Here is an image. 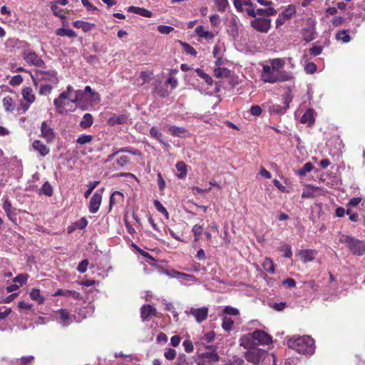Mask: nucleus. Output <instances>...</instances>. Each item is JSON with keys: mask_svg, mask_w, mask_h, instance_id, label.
<instances>
[{"mask_svg": "<svg viewBox=\"0 0 365 365\" xmlns=\"http://www.w3.org/2000/svg\"><path fill=\"white\" fill-rule=\"evenodd\" d=\"M165 273L167 275H168L169 277H173V278H176V279H182V278H185V279H186L189 281H192V282H194L196 280L194 275L188 274H186L184 272H180L174 270V269H172L170 271H167Z\"/></svg>", "mask_w": 365, "mask_h": 365, "instance_id": "obj_16", "label": "nucleus"}, {"mask_svg": "<svg viewBox=\"0 0 365 365\" xmlns=\"http://www.w3.org/2000/svg\"><path fill=\"white\" fill-rule=\"evenodd\" d=\"M304 69L307 73L312 74L316 71L317 66L314 63H309L306 64Z\"/></svg>", "mask_w": 365, "mask_h": 365, "instance_id": "obj_64", "label": "nucleus"}, {"mask_svg": "<svg viewBox=\"0 0 365 365\" xmlns=\"http://www.w3.org/2000/svg\"><path fill=\"white\" fill-rule=\"evenodd\" d=\"M251 339L255 344L268 345L272 342V337L262 330H256L251 334Z\"/></svg>", "mask_w": 365, "mask_h": 365, "instance_id": "obj_7", "label": "nucleus"}, {"mask_svg": "<svg viewBox=\"0 0 365 365\" xmlns=\"http://www.w3.org/2000/svg\"><path fill=\"white\" fill-rule=\"evenodd\" d=\"M202 356L213 361H217L218 360V356L215 352H207L203 354Z\"/></svg>", "mask_w": 365, "mask_h": 365, "instance_id": "obj_63", "label": "nucleus"}, {"mask_svg": "<svg viewBox=\"0 0 365 365\" xmlns=\"http://www.w3.org/2000/svg\"><path fill=\"white\" fill-rule=\"evenodd\" d=\"M314 110L311 108L307 110L300 119L302 123H307L309 125L314 124Z\"/></svg>", "mask_w": 365, "mask_h": 365, "instance_id": "obj_22", "label": "nucleus"}, {"mask_svg": "<svg viewBox=\"0 0 365 365\" xmlns=\"http://www.w3.org/2000/svg\"><path fill=\"white\" fill-rule=\"evenodd\" d=\"M302 35H303V39L306 42H309V41L314 40L315 38L314 28L312 26H309V27L303 29Z\"/></svg>", "mask_w": 365, "mask_h": 365, "instance_id": "obj_27", "label": "nucleus"}, {"mask_svg": "<svg viewBox=\"0 0 365 365\" xmlns=\"http://www.w3.org/2000/svg\"><path fill=\"white\" fill-rule=\"evenodd\" d=\"M223 313L229 315L237 316L240 312L237 309L232 307L230 306H227L225 307Z\"/></svg>", "mask_w": 365, "mask_h": 365, "instance_id": "obj_56", "label": "nucleus"}, {"mask_svg": "<svg viewBox=\"0 0 365 365\" xmlns=\"http://www.w3.org/2000/svg\"><path fill=\"white\" fill-rule=\"evenodd\" d=\"M339 240L345 244L354 255H362L365 252L364 243L351 236L341 235Z\"/></svg>", "mask_w": 365, "mask_h": 365, "instance_id": "obj_4", "label": "nucleus"}, {"mask_svg": "<svg viewBox=\"0 0 365 365\" xmlns=\"http://www.w3.org/2000/svg\"><path fill=\"white\" fill-rule=\"evenodd\" d=\"M168 132L173 136L179 138H184L187 133V130L183 127H178L175 125H168Z\"/></svg>", "mask_w": 365, "mask_h": 365, "instance_id": "obj_23", "label": "nucleus"}, {"mask_svg": "<svg viewBox=\"0 0 365 365\" xmlns=\"http://www.w3.org/2000/svg\"><path fill=\"white\" fill-rule=\"evenodd\" d=\"M31 76L35 86L42 81H48L56 85L58 83L57 73L55 71L36 70Z\"/></svg>", "mask_w": 365, "mask_h": 365, "instance_id": "obj_5", "label": "nucleus"}, {"mask_svg": "<svg viewBox=\"0 0 365 365\" xmlns=\"http://www.w3.org/2000/svg\"><path fill=\"white\" fill-rule=\"evenodd\" d=\"M182 344L185 348V351L187 353H191L193 351V344L190 340H185Z\"/></svg>", "mask_w": 365, "mask_h": 365, "instance_id": "obj_62", "label": "nucleus"}, {"mask_svg": "<svg viewBox=\"0 0 365 365\" xmlns=\"http://www.w3.org/2000/svg\"><path fill=\"white\" fill-rule=\"evenodd\" d=\"M238 25L235 19H232L227 26V31L230 36L236 38L238 36Z\"/></svg>", "mask_w": 365, "mask_h": 365, "instance_id": "obj_25", "label": "nucleus"}, {"mask_svg": "<svg viewBox=\"0 0 365 365\" xmlns=\"http://www.w3.org/2000/svg\"><path fill=\"white\" fill-rule=\"evenodd\" d=\"M98 181H93L89 182L88 189L86 191L84 194L86 198L88 197V196L91 194L93 190L98 186Z\"/></svg>", "mask_w": 365, "mask_h": 365, "instance_id": "obj_55", "label": "nucleus"}, {"mask_svg": "<svg viewBox=\"0 0 365 365\" xmlns=\"http://www.w3.org/2000/svg\"><path fill=\"white\" fill-rule=\"evenodd\" d=\"M255 12H256V16L259 15V16H273L277 14V11L270 6H269L268 8L264 9H257L255 10Z\"/></svg>", "mask_w": 365, "mask_h": 365, "instance_id": "obj_36", "label": "nucleus"}, {"mask_svg": "<svg viewBox=\"0 0 365 365\" xmlns=\"http://www.w3.org/2000/svg\"><path fill=\"white\" fill-rule=\"evenodd\" d=\"M41 136L48 143H51L55 138V133L53 128H51L46 121H43L41 123Z\"/></svg>", "mask_w": 365, "mask_h": 365, "instance_id": "obj_13", "label": "nucleus"}, {"mask_svg": "<svg viewBox=\"0 0 365 365\" xmlns=\"http://www.w3.org/2000/svg\"><path fill=\"white\" fill-rule=\"evenodd\" d=\"M29 278V275L27 274H18L16 277L14 278L13 281L15 283H19V287L25 284Z\"/></svg>", "mask_w": 365, "mask_h": 365, "instance_id": "obj_46", "label": "nucleus"}, {"mask_svg": "<svg viewBox=\"0 0 365 365\" xmlns=\"http://www.w3.org/2000/svg\"><path fill=\"white\" fill-rule=\"evenodd\" d=\"M336 39L343 43H349L351 41L349 31L347 29L341 30L336 34Z\"/></svg>", "mask_w": 365, "mask_h": 365, "instance_id": "obj_29", "label": "nucleus"}, {"mask_svg": "<svg viewBox=\"0 0 365 365\" xmlns=\"http://www.w3.org/2000/svg\"><path fill=\"white\" fill-rule=\"evenodd\" d=\"M175 166L177 170L180 172V173L177 175L178 178L184 179L187 175V165L182 161H179L176 163Z\"/></svg>", "mask_w": 365, "mask_h": 365, "instance_id": "obj_34", "label": "nucleus"}, {"mask_svg": "<svg viewBox=\"0 0 365 365\" xmlns=\"http://www.w3.org/2000/svg\"><path fill=\"white\" fill-rule=\"evenodd\" d=\"M56 34L58 36H69L71 38L76 36V32L73 30H72L71 29H64V28H60V29H57Z\"/></svg>", "mask_w": 365, "mask_h": 365, "instance_id": "obj_38", "label": "nucleus"}, {"mask_svg": "<svg viewBox=\"0 0 365 365\" xmlns=\"http://www.w3.org/2000/svg\"><path fill=\"white\" fill-rule=\"evenodd\" d=\"M72 99L71 98V95L65 91H63L59 96L54 99L53 104L56 108V110L58 113H63L66 112V103L64 101L65 100H70Z\"/></svg>", "mask_w": 365, "mask_h": 365, "instance_id": "obj_9", "label": "nucleus"}, {"mask_svg": "<svg viewBox=\"0 0 365 365\" xmlns=\"http://www.w3.org/2000/svg\"><path fill=\"white\" fill-rule=\"evenodd\" d=\"M58 314L59 315V319L61 320V323H62L63 326H67L71 323V317L66 310L60 309L58 312Z\"/></svg>", "mask_w": 365, "mask_h": 365, "instance_id": "obj_33", "label": "nucleus"}, {"mask_svg": "<svg viewBox=\"0 0 365 365\" xmlns=\"http://www.w3.org/2000/svg\"><path fill=\"white\" fill-rule=\"evenodd\" d=\"M126 120H127V118L124 115H115L109 118L108 122L110 125H113L115 124L125 123Z\"/></svg>", "mask_w": 365, "mask_h": 365, "instance_id": "obj_40", "label": "nucleus"}, {"mask_svg": "<svg viewBox=\"0 0 365 365\" xmlns=\"http://www.w3.org/2000/svg\"><path fill=\"white\" fill-rule=\"evenodd\" d=\"M3 209L6 213L8 218L13 222L16 223V209L13 207L11 202L6 199L3 204Z\"/></svg>", "mask_w": 365, "mask_h": 365, "instance_id": "obj_14", "label": "nucleus"}, {"mask_svg": "<svg viewBox=\"0 0 365 365\" xmlns=\"http://www.w3.org/2000/svg\"><path fill=\"white\" fill-rule=\"evenodd\" d=\"M140 314L143 319L146 320L150 317L156 315V309L150 304L144 305L141 307Z\"/></svg>", "mask_w": 365, "mask_h": 365, "instance_id": "obj_21", "label": "nucleus"}, {"mask_svg": "<svg viewBox=\"0 0 365 365\" xmlns=\"http://www.w3.org/2000/svg\"><path fill=\"white\" fill-rule=\"evenodd\" d=\"M3 106L6 111L11 112L14 110L13 101L11 97L6 96L3 98Z\"/></svg>", "mask_w": 365, "mask_h": 365, "instance_id": "obj_44", "label": "nucleus"}, {"mask_svg": "<svg viewBox=\"0 0 365 365\" xmlns=\"http://www.w3.org/2000/svg\"><path fill=\"white\" fill-rule=\"evenodd\" d=\"M295 13V6L290 4L281 14L287 19H289Z\"/></svg>", "mask_w": 365, "mask_h": 365, "instance_id": "obj_43", "label": "nucleus"}, {"mask_svg": "<svg viewBox=\"0 0 365 365\" xmlns=\"http://www.w3.org/2000/svg\"><path fill=\"white\" fill-rule=\"evenodd\" d=\"M245 359L253 365H259L261 361L272 360L273 365H276L275 356L273 354H269L266 351L261 349H250L245 353Z\"/></svg>", "mask_w": 365, "mask_h": 365, "instance_id": "obj_3", "label": "nucleus"}, {"mask_svg": "<svg viewBox=\"0 0 365 365\" xmlns=\"http://www.w3.org/2000/svg\"><path fill=\"white\" fill-rule=\"evenodd\" d=\"M102 201V195L98 192H95L91 197L89 203V212L91 213H96L99 210Z\"/></svg>", "mask_w": 365, "mask_h": 365, "instance_id": "obj_15", "label": "nucleus"}, {"mask_svg": "<svg viewBox=\"0 0 365 365\" xmlns=\"http://www.w3.org/2000/svg\"><path fill=\"white\" fill-rule=\"evenodd\" d=\"M193 234L195 235V241L197 242L199 240V237L202 234V227L200 225H195L192 230Z\"/></svg>", "mask_w": 365, "mask_h": 365, "instance_id": "obj_58", "label": "nucleus"}, {"mask_svg": "<svg viewBox=\"0 0 365 365\" xmlns=\"http://www.w3.org/2000/svg\"><path fill=\"white\" fill-rule=\"evenodd\" d=\"M263 269L270 274H274L275 272L274 264L272 259L266 257L262 264Z\"/></svg>", "mask_w": 365, "mask_h": 365, "instance_id": "obj_32", "label": "nucleus"}, {"mask_svg": "<svg viewBox=\"0 0 365 365\" xmlns=\"http://www.w3.org/2000/svg\"><path fill=\"white\" fill-rule=\"evenodd\" d=\"M41 192L46 196H51L53 194V188L48 182H46L41 187Z\"/></svg>", "mask_w": 365, "mask_h": 365, "instance_id": "obj_51", "label": "nucleus"}, {"mask_svg": "<svg viewBox=\"0 0 365 365\" xmlns=\"http://www.w3.org/2000/svg\"><path fill=\"white\" fill-rule=\"evenodd\" d=\"M181 45L182 46L183 50L187 53L190 54V55L194 56H195L197 55V51L190 44H188L187 43H185V42H181Z\"/></svg>", "mask_w": 365, "mask_h": 365, "instance_id": "obj_52", "label": "nucleus"}, {"mask_svg": "<svg viewBox=\"0 0 365 365\" xmlns=\"http://www.w3.org/2000/svg\"><path fill=\"white\" fill-rule=\"evenodd\" d=\"M53 296H64L66 297H72L76 300H79L81 299V295L79 292L68 290V289H58L54 294Z\"/></svg>", "mask_w": 365, "mask_h": 365, "instance_id": "obj_20", "label": "nucleus"}, {"mask_svg": "<svg viewBox=\"0 0 365 365\" xmlns=\"http://www.w3.org/2000/svg\"><path fill=\"white\" fill-rule=\"evenodd\" d=\"M150 135L151 137L158 140L160 143L165 145L166 147H170L168 143H165L163 141V135L156 127H152L150 130Z\"/></svg>", "mask_w": 365, "mask_h": 365, "instance_id": "obj_28", "label": "nucleus"}, {"mask_svg": "<svg viewBox=\"0 0 365 365\" xmlns=\"http://www.w3.org/2000/svg\"><path fill=\"white\" fill-rule=\"evenodd\" d=\"M88 92H91V88L89 86H86L85 89L76 90L74 91V97L71 99V102L76 104L82 110H86V108L82 104L85 98H87Z\"/></svg>", "mask_w": 365, "mask_h": 365, "instance_id": "obj_10", "label": "nucleus"}, {"mask_svg": "<svg viewBox=\"0 0 365 365\" xmlns=\"http://www.w3.org/2000/svg\"><path fill=\"white\" fill-rule=\"evenodd\" d=\"M213 72L217 78H225L230 75V71L225 68L217 67L214 69Z\"/></svg>", "mask_w": 365, "mask_h": 365, "instance_id": "obj_39", "label": "nucleus"}, {"mask_svg": "<svg viewBox=\"0 0 365 365\" xmlns=\"http://www.w3.org/2000/svg\"><path fill=\"white\" fill-rule=\"evenodd\" d=\"M314 168L312 164L309 162L306 163L303 167L298 170L297 173L300 176H305L307 173H309Z\"/></svg>", "mask_w": 365, "mask_h": 365, "instance_id": "obj_41", "label": "nucleus"}, {"mask_svg": "<svg viewBox=\"0 0 365 365\" xmlns=\"http://www.w3.org/2000/svg\"><path fill=\"white\" fill-rule=\"evenodd\" d=\"M195 32L199 36L204 38L207 40H211L215 36L213 33L208 31H205L202 26H197L195 29Z\"/></svg>", "mask_w": 365, "mask_h": 365, "instance_id": "obj_31", "label": "nucleus"}, {"mask_svg": "<svg viewBox=\"0 0 365 365\" xmlns=\"http://www.w3.org/2000/svg\"><path fill=\"white\" fill-rule=\"evenodd\" d=\"M173 30V27L169 26L160 25L158 26V31L163 34H169Z\"/></svg>", "mask_w": 365, "mask_h": 365, "instance_id": "obj_57", "label": "nucleus"}, {"mask_svg": "<svg viewBox=\"0 0 365 365\" xmlns=\"http://www.w3.org/2000/svg\"><path fill=\"white\" fill-rule=\"evenodd\" d=\"M322 50H323L322 46L314 45L309 49V53L311 55H312L314 56H317L322 53Z\"/></svg>", "mask_w": 365, "mask_h": 365, "instance_id": "obj_60", "label": "nucleus"}, {"mask_svg": "<svg viewBox=\"0 0 365 365\" xmlns=\"http://www.w3.org/2000/svg\"><path fill=\"white\" fill-rule=\"evenodd\" d=\"M195 72L197 73V74L200 77H201L202 78H203V79L205 80V81L208 85H212V78H211L209 75H207V74L203 72V71H202V70H201L200 68H197V69L195 70Z\"/></svg>", "mask_w": 365, "mask_h": 365, "instance_id": "obj_49", "label": "nucleus"}, {"mask_svg": "<svg viewBox=\"0 0 365 365\" xmlns=\"http://www.w3.org/2000/svg\"><path fill=\"white\" fill-rule=\"evenodd\" d=\"M234 324L233 320L228 317H223L222 327L225 331H230Z\"/></svg>", "mask_w": 365, "mask_h": 365, "instance_id": "obj_42", "label": "nucleus"}, {"mask_svg": "<svg viewBox=\"0 0 365 365\" xmlns=\"http://www.w3.org/2000/svg\"><path fill=\"white\" fill-rule=\"evenodd\" d=\"M93 138V137L91 135H82L77 138L76 143L80 145H85L91 143Z\"/></svg>", "mask_w": 365, "mask_h": 365, "instance_id": "obj_45", "label": "nucleus"}, {"mask_svg": "<svg viewBox=\"0 0 365 365\" xmlns=\"http://www.w3.org/2000/svg\"><path fill=\"white\" fill-rule=\"evenodd\" d=\"M153 203H154L155 207L156 208V210L158 212L163 214L166 217V218L169 217V214H168L167 210L163 207V205L161 204V202L159 200H155Z\"/></svg>", "mask_w": 365, "mask_h": 365, "instance_id": "obj_48", "label": "nucleus"}, {"mask_svg": "<svg viewBox=\"0 0 365 365\" xmlns=\"http://www.w3.org/2000/svg\"><path fill=\"white\" fill-rule=\"evenodd\" d=\"M214 1L217 8V10L220 12L225 11L229 5L227 0H214Z\"/></svg>", "mask_w": 365, "mask_h": 365, "instance_id": "obj_47", "label": "nucleus"}, {"mask_svg": "<svg viewBox=\"0 0 365 365\" xmlns=\"http://www.w3.org/2000/svg\"><path fill=\"white\" fill-rule=\"evenodd\" d=\"M32 148L38 152L42 157L46 156L50 152V149L39 140H35L33 142Z\"/></svg>", "mask_w": 365, "mask_h": 365, "instance_id": "obj_18", "label": "nucleus"}, {"mask_svg": "<svg viewBox=\"0 0 365 365\" xmlns=\"http://www.w3.org/2000/svg\"><path fill=\"white\" fill-rule=\"evenodd\" d=\"M250 24L256 31L266 34L271 28V20L265 17H257L252 20Z\"/></svg>", "mask_w": 365, "mask_h": 365, "instance_id": "obj_6", "label": "nucleus"}, {"mask_svg": "<svg viewBox=\"0 0 365 365\" xmlns=\"http://www.w3.org/2000/svg\"><path fill=\"white\" fill-rule=\"evenodd\" d=\"M188 314L194 317L198 323H201L207 319L208 309L207 307L191 308Z\"/></svg>", "mask_w": 365, "mask_h": 365, "instance_id": "obj_12", "label": "nucleus"}, {"mask_svg": "<svg viewBox=\"0 0 365 365\" xmlns=\"http://www.w3.org/2000/svg\"><path fill=\"white\" fill-rule=\"evenodd\" d=\"M53 86L49 84H43L40 86L38 93L40 95H49L51 93Z\"/></svg>", "mask_w": 365, "mask_h": 365, "instance_id": "obj_50", "label": "nucleus"}, {"mask_svg": "<svg viewBox=\"0 0 365 365\" xmlns=\"http://www.w3.org/2000/svg\"><path fill=\"white\" fill-rule=\"evenodd\" d=\"M130 158L128 155H120L113 163V167L115 170H118L124 168L130 163Z\"/></svg>", "mask_w": 365, "mask_h": 365, "instance_id": "obj_17", "label": "nucleus"}, {"mask_svg": "<svg viewBox=\"0 0 365 365\" xmlns=\"http://www.w3.org/2000/svg\"><path fill=\"white\" fill-rule=\"evenodd\" d=\"M88 265V260L83 259L78 265L77 270L81 273L86 272Z\"/></svg>", "mask_w": 365, "mask_h": 365, "instance_id": "obj_59", "label": "nucleus"}, {"mask_svg": "<svg viewBox=\"0 0 365 365\" xmlns=\"http://www.w3.org/2000/svg\"><path fill=\"white\" fill-rule=\"evenodd\" d=\"M21 95L24 100L27 103L26 105H22L24 111H26L29 106L35 101L36 96L31 87H25L21 91Z\"/></svg>", "mask_w": 365, "mask_h": 365, "instance_id": "obj_11", "label": "nucleus"}, {"mask_svg": "<svg viewBox=\"0 0 365 365\" xmlns=\"http://www.w3.org/2000/svg\"><path fill=\"white\" fill-rule=\"evenodd\" d=\"M34 361L33 356H23L19 359V365H32Z\"/></svg>", "mask_w": 365, "mask_h": 365, "instance_id": "obj_54", "label": "nucleus"}, {"mask_svg": "<svg viewBox=\"0 0 365 365\" xmlns=\"http://www.w3.org/2000/svg\"><path fill=\"white\" fill-rule=\"evenodd\" d=\"M73 26L82 29L84 32H88L95 27V24L78 20L73 22Z\"/></svg>", "mask_w": 365, "mask_h": 365, "instance_id": "obj_26", "label": "nucleus"}, {"mask_svg": "<svg viewBox=\"0 0 365 365\" xmlns=\"http://www.w3.org/2000/svg\"><path fill=\"white\" fill-rule=\"evenodd\" d=\"M24 59L30 65L37 67H43L44 61L34 51L31 50L24 51L22 53Z\"/></svg>", "mask_w": 365, "mask_h": 365, "instance_id": "obj_8", "label": "nucleus"}, {"mask_svg": "<svg viewBox=\"0 0 365 365\" xmlns=\"http://www.w3.org/2000/svg\"><path fill=\"white\" fill-rule=\"evenodd\" d=\"M285 61L283 58L270 60L269 64L263 66L261 79L264 83H275L290 81L292 78L291 73L283 70Z\"/></svg>", "mask_w": 365, "mask_h": 365, "instance_id": "obj_1", "label": "nucleus"}, {"mask_svg": "<svg viewBox=\"0 0 365 365\" xmlns=\"http://www.w3.org/2000/svg\"><path fill=\"white\" fill-rule=\"evenodd\" d=\"M128 11L132 12L136 14H138L140 16H144V17H151L153 16V13L144 8L130 6L128 8Z\"/></svg>", "mask_w": 365, "mask_h": 365, "instance_id": "obj_24", "label": "nucleus"}, {"mask_svg": "<svg viewBox=\"0 0 365 365\" xmlns=\"http://www.w3.org/2000/svg\"><path fill=\"white\" fill-rule=\"evenodd\" d=\"M123 195L119 191H115L110 197V208H111L114 205L118 203L120 201H123Z\"/></svg>", "mask_w": 365, "mask_h": 365, "instance_id": "obj_35", "label": "nucleus"}, {"mask_svg": "<svg viewBox=\"0 0 365 365\" xmlns=\"http://www.w3.org/2000/svg\"><path fill=\"white\" fill-rule=\"evenodd\" d=\"M288 346L300 354H312L314 351L313 339L308 336L292 337L287 341Z\"/></svg>", "mask_w": 365, "mask_h": 365, "instance_id": "obj_2", "label": "nucleus"}, {"mask_svg": "<svg viewBox=\"0 0 365 365\" xmlns=\"http://www.w3.org/2000/svg\"><path fill=\"white\" fill-rule=\"evenodd\" d=\"M87 97L92 103H97L100 101V96L98 93L94 92L91 89V92H88Z\"/></svg>", "mask_w": 365, "mask_h": 365, "instance_id": "obj_53", "label": "nucleus"}, {"mask_svg": "<svg viewBox=\"0 0 365 365\" xmlns=\"http://www.w3.org/2000/svg\"><path fill=\"white\" fill-rule=\"evenodd\" d=\"M93 123V115L90 113H86L80 122V126L83 129L89 128Z\"/></svg>", "mask_w": 365, "mask_h": 365, "instance_id": "obj_30", "label": "nucleus"}, {"mask_svg": "<svg viewBox=\"0 0 365 365\" xmlns=\"http://www.w3.org/2000/svg\"><path fill=\"white\" fill-rule=\"evenodd\" d=\"M317 254L316 250H300L298 253L302 261L304 263L314 260Z\"/></svg>", "mask_w": 365, "mask_h": 365, "instance_id": "obj_19", "label": "nucleus"}, {"mask_svg": "<svg viewBox=\"0 0 365 365\" xmlns=\"http://www.w3.org/2000/svg\"><path fill=\"white\" fill-rule=\"evenodd\" d=\"M164 356L168 360H173L176 356V351L173 349H169L165 352Z\"/></svg>", "mask_w": 365, "mask_h": 365, "instance_id": "obj_61", "label": "nucleus"}, {"mask_svg": "<svg viewBox=\"0 0 365 365\" xmlns=\"http://www.w3.org/2000/svg\"><path fill=\"white\" fill-rule=\"evenodd\" d=\"M30 297L31 299L36 301L38 304H42L44 302V297L41 295L38 289H32L30 292Z\"/></svg>", "mask_w": 365, "mask_h": 365, "instance_id": "obj_37", "label": "nucleus"}]
</instances>
